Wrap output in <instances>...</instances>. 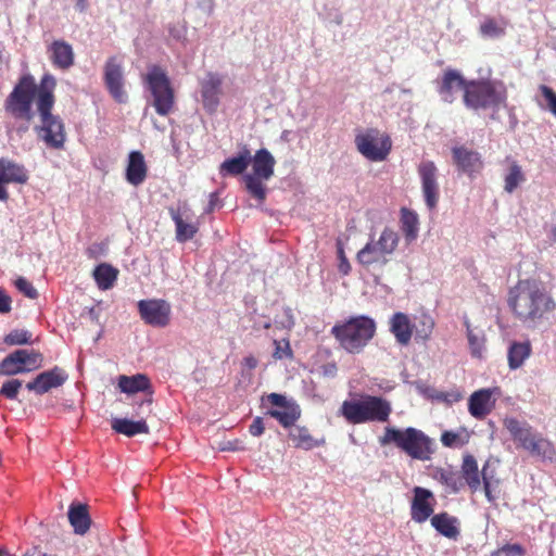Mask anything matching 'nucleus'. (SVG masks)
Returning <instances> with one entry per match:
<instances>
[{"mask_svg":"<svg viewBox=\"0 0 556 556\" xmlns=\"http://www.w3.org/2000/svg\"><path fill=\"white\" fill-rule=\"evenodd\" d=\"M507 305L513 316L527 327H535L556 311V300L545 282L519 279L509 288Z\"/></svg>","mask_w":556,"mask_h":556,"instance_id":"obj_1","label":"nucleus"},{"mask_svg":"<svg viewBox=\"0 0 556 556\" xmlns=\"http://www.w3.org/2000/svg\"><path fill=\"white\" fill-rule=\"evenodd\" d=\"M56 80L50 75L46 74L40 81V89L36 101L37 111L40 117V124L35 127V130L48 147L60 149L65 141L64 125L59 116L51 113L54 104L53 90Z\"/></svg>","mask_w":556,"mask_h":556,"instance_id":"obj_2","label":"nucleus"},{"mask_svg":"<svg viewBox=\"0 0 556 556\" xmlns=\"http://www.w3.org/2000/svg\"><path fill=\"white\" fill-rule=\"evenodd\" d=\"M339 412L351 425L382 424L389 420L392 414V405L382 396L361 393L343 401Z\"/></svg>","mask_w":556,"mask_h":556,"instance_id":"obj_3","label":"nucleus"},{"mask_svg":"<svg viewBox=\"0 0 556 556\" xmlns=\"http://www.w3.org/2000/svg\"><path fill=\"white\" fill-rule=\"evenodd\" d=\"M507 88L502 80L479 78L469 79L463 94L464 105L473 111L498 110L507 103Z\"/></svg>","mask_w":556,"mask_h":556,"instance_id":"obj_4","label":"nucleus"},{"mask_svg":"<svg viewBox=\"0 0 556 556\" xmlns=\"http://www.w3.org/2000/svg\"><path fill=\"white\" fill-rule=\"evenodd\" d=\"M375 332V320L364 315L337 323L330 331L340 346L352 354L359 353L372 339Z\"/></svg>","mask_w":556,"mask_h":556,"instance_id":"obj_5","label":"nucleus"},{"mask_svg":"<svg viewBox=\"0 0 556 556\" xmlns=\"http://www.w3.org/2000/svg\"><path fill=\"white\" fill-rule=\"evenodd\" d=\"M379 441L381 445L394 443L408 456L418 460H429L434 453L433 441L421 430L413 427L404 430L387 427Z\"/></svg>","mask_w":556,"mask_h":556,"instance_id":"obj_6","label":"nucleus"},{"mask_svg":"<svg viewBox=\"0 0 556 556\" xmlns=\"http://www.w3.org/2000/svg\"><path fill=\"white\" fill-rule=\"evenodd\" d=\"M400 237L396 231L386 227L378 240H370L357 252L356 260L365 268H382L399 245Z\"/></svg>","mask_w":556,"mask_h":556,"instance_id":"obj_7","label":"nucleus"},{"mask_svg":"<svg viewBox=\"0 0 556 556\" xmlns=\"http://www.w3.org/2000/svg\"><path fill=\"white\" fill-rule=\"evenodd\" d=\"M252 174L243 176L245 189L251 197L263 203L266 199L264 181L274 176L276 160L267 149H260L252 156Z\"/></svg>","mask_w":556,"mask_h":556,"instance_id":"obj_8","label":"nucleus"},{"mask_svg":"<svg viewBox=\"0 0 556 556\" xmlns=\"http://www.w3.org/2000/svg\"><path fill=\"white\" fill-rule=\"evenodd\" d=\"M39 89L40 86H36L31 76H23L5 99V111L16 118H24L29 122L34 115L31 104L35 97L38 98Z\"/></svg>","mask_w":556,"mask_h":556,"instance_id":"obj_9","label":"nucleus"},{"mask_svg":"<svg viewBox=\"0 0 556 556\" xmlns=\"http://www.w3.org/2000/svg\"><path fill=\"white\" fill-rule=\"evenodd\" d=\"M153 98V106L160 115H168L174 106V90L166 73L160 66H151L144 77Z\"/></svg>","mask_w":556,"mask_h":556,"instance_id":"obj_10","label":"nucleus"},{"mask_svg":"<svg viewBox=\"0 0 556 556\" xmlns=\"http://www.w3.org/2000/svg\"><path fill=\"white\" fill-rule=\"evenodd\" d=\"M355 144L357 151L372 162L384 161L392 148L390 137L376 128L356 135Z\"/></svg>","mask_w":556,"mask_h":556,"instance_id":"obj_11","label":"nucleus"},{"mask_svg":"<svg viewBox=\"0 0 556 556\" xmlns=\"http://www.w3.org/2000/svg\"><path fill=\"white\" fill-rule=\"evenodd\" d=\"M42 356L38 352L16 350L0 363V375L15 376L31 371L41 366Z\"/></svg>","mask_w":556,"mask_h":556,"instance_id":"obj_12","label":"nucleus"},{"mask_svg":"<svg viewBox=\"0 0 556 556\" xmlns=\"http://www.w3.org/2000/svg\"><path fill=\"white\" fill-rule=\"evenodd\" d=\"M460 475L472 493L477 492L483 482V491L489 502L493 503L495 496L492 494L490 477L486 473V465L481 472L478 469V463L473 455L466 454L460 465Z\"/></svg>","mask_w":556,"mask_h":556,"instance_id":"obj_13","label":"nucleus"},{"mask_svg":"<svg viewBox=\"0 0 556 556\" xmlns=\"http://www.w3.org/2000/svg\"><path fill=\"white\" fill-rule=\"evenodd\" d=\"M421 182V191L425 203L430 211L437 208L440 200V187L438 182V167L432 161H422L417 167Z\"/></svg>","mask_w":556,"mask_h":556,"instance_id":"obj_14","label":"nucleus"},{"mask_svg":"<svg viewBox=\"0 0 556 556\" xmlns=\"http://www.w3.org/2000/svg\"><path fill=\"white\" fill-rule=\"evenodd\" d=\"M138 311L141 319L152 327L163 328L169 324L172 307L161 299L140 300Z\"/></svg>","mask_w":556,"mask_h":556,"instance_id":"obj_15","label":"nucleus"},{"mask_svg":"<svg viewBox=\"0 0 556 556\" xmlns=\"http://www.w3.org/2000/svg\"><path fill=\"white\" fill-rule=\"evenodd\" d=\"M104 83L110 92L118 103H125L128 99L124 89V72L122 63L117 58H110L104 65Z\"/></svg>","mask_w":556,"mask_h":556,"instance_id":"obj_16","label":"nucleus"},{"mask_svg":"<svg viewBox=\"0 0 556 556\" xmlns=\"http://www.w3.org/2000/svg\"><path fill=\"white\" fill-rule=\"evenodd\" d=\"M413 493L410 518L417 523H424L433 516L435 504L434 495L430 490L421 486H415Z\"/></svg>","mask_w":556,"mask_h":556,"instance_id":"obj_17","label":"nucleus"},{"mask_svg":"<svg viewBox=\"0 0 556 556\" xmlns=\"http://www.w3.org/2000/svg\"><path fill=\"white\" fill-rule=\"evenodd\" d=\"M28 180V172L24 165L12 160L0 159V201H7L9 193L5 189L7 184H26Z\"/></svg>","mask_w":556,"mask_h":556,"instance_id":"obj_18","label":"nucleus"},{"mask_svg":"<svg viewBox=\"0 0 556 556\" xmlns=\"http://www.w3.org/2000/svg\"><path fill=\"white\" fill-rule=\"evenodd\" d=\"M468 80L469 79H466L459 71L446 68L441 78L437 80V91L441 100L445 103H453L457 90H462L463 94L465 93Z\"/></svg>","mask_w":556,"mask_h":556,"instance_id":"obj_19","label":"nucleus"},{"mask_svg":"<svg viewBox=\"0 0 556 556\" xmlns=\"http://www.w3.org/2000/svg\"><path fill=\"white\" fill-rule=\"evenodd\" d=\"M453 161L457 168L467 174L469 177H473L480 173L483 168V160L481 154L477 151L470 150L466 147H455L452 149Z\"/></svg>","mask_w":556,"mask_h":556,"instance_id":"obj_20","label":"nucleus"},{"mask_svg":"<svg viewBox=\"0 0 556 556\" xmlns=\"http://www.w3.org/2000/svg\"><path fill=\"white\" fill-rule=\"evenodd\" d=\"M67 380V374L60 367L39 374L33 381L26 384L29 391L43 394L53 388L61 387Z\"/></svg>","mask_w":556,"mask_h":556,"instance_id":"obj_21","label":"nucleus"},{"mask_svg":"<svg viewBox=\"0 0 556 556\" xmlns=\"http://www.w3.org/2000/svg\"><path fill=\"white\" fill-rule=\"evenodd\" d=\"M493 406L494 402L490 389H480L473 392L468 400V410L477 419H483L491 413Z\"/></svg>","mask_w":556,"mask_h":556,"instance_id":"obj_22","label":"nucleus"},{"mask_svg":"<svg viewBox=\"0 0 556 556\" xmlns=\"http://www.w3.org/2000/svg\"><path fill=\"white\" fill-rule=\"evenodd\" d=\"M430 522L437 532L447 539L457 540L460 534L458 518L446 511L433 515Z\"/></svg>","mask_w":556,"mask_h":556,"instance_id":"obj_23","label":"nucleus"},{"mask_svg":"<svg viewBox=\"0 0 556 556\" xmlns=\"http://www.w3.org/2000/svg\"><path fill=\"white\" fill-rule=\"evenodd\" d=\"M413 325L408 315L397 312L390 319V331L395 337L397 343L407 345L413 334Z\"/></svg>","mask_w":556,"mask_h":556,"instance_id":"obj_24","label":"nucleus"},{"mask_svg":"<svg viewBox=\"0 0 556 556\" xmlns=\"http://www.w3.org/2000/svg\"><path fill=\"white\" fill-rule=\"evenodd\" d=\"M505 428L509 431L511 438L517 441L525 450L529 446L538 432L527 422H521L516 418H506L504 420Z\"/></svg>","mask_w":556,"mask_h":556,"instance_id":"obj_25","label":"nucleus"},{"mask_svg":"<svg viewBox=\"0 0 556 556\" xmlns=\"http://www.w3.org/2000/svg\"><path fill=\"white\" fill-rule=\"evenodd\" d=\"M50 60L53 65L61 68L67 70L74 63V51L70 43L63 40H55L49 48Z\"/></svg>","mask_w":556,"mask_h":556,"instance_id":"obj_26","label":"nucleus"},{"mask_svg":"<svg viewBox=\"0 0 556 556\" xmlns=\"http://www.w3.org/2000/svg\"><path fill=\"white\" fill-rule=\"evenodd\" d=\"M147 177V165L143 154L139 151L130 152L126 169V179L132 186H139Z\"/></svg>","mask_w":556,"mask_h":556,"instance_id":"obj_27","label":"nucleus"},{"mask_svg":"<svg viewBox=\"0 0 556 556\" xmlns=\"http://www.w3.org/2000/svg\"><path fill=\"white\" fill-rule=\"evenodd\" d=\"M252 155L250 150L244 147L237 156L225 160L220 165L222 175L238 176L244 173L251 163Z\"/></svg>","mask_w":556,"mask_h":556,"instance_id":"obj_28","label":"nucleus"},{"mask_svg":"<svg viewBox=\"0 0 556 556\" xmlns=\"http://www.w3.org/2000/svg\"><path fill=\"white\" fill-rule=\"evenodd\" d=\"M507 169L504 175V190L513 193L519 186L526 181V174L521 165L510 156H506Z\"/></svg>","mask_w":556,"mask_h":556,"instance_id":"obj_29","label":"nucleus"},{"mask_svg":"<svg viewBox=\"0 0 556 556\" xmlns=\"http://www.w3.org/2000/svg\"><path fill=\"white\" fill-rule=\"evenodd\" d=\"M68 521L74 529V532L84 535L90 528V517L87 510V505L72 504L68 509Z\"/></svg>","mask_w":556,"mask_h":556,"instance_id":"obj_30","label":"nucleus"},{"mask_svg":"<svg viewBox=\"0 0 556 556\" xmlns=\"http://www.w3.org/2000/svg\"><path fill=\"white\" fill-rule=\"evenodd\" d=\"M111 426L114 431L127 437L149 432V427L143 419L134 421L127 418H113Z\"/></svg>","mask_w":556,"mask_h":556,"instance_id":"obj_31","label":"nucleus"},{"mask_svg":"<svg viewBox=\"0 0 556 556\" xmlns=\"http://www.w3.org/2000/svg\"><path fill=\"white\" fill-rule=\"evenodd\" d=\"M401 230L407 243H412L418 237L419 219L418 215L406 207L401 210Z\"/></svg>","mask_w":556,"mask_h":556,"instance_id":"obj_32","label":"nucleus"},{"mask_svg":"<svg viewBox=\"0 0 556 556\" xmlns=\"http://www.w3.org/2000/svg\"><path fill=\"white\" fill-rule=\"evenodd\" d=\"M169 212L176 225L177 241L185 242L191 239L193 235L197 232L195 225L192 222H189L188 218L184 216L181 211L170 207Z\"/></svg>","mask_w":556,"mask_h":556,"instance_id":"obj_33","label":"nucleus"},{"mask_svg":"<svg viewBox=\"0 0 556 556\" xmlns=\"http://www.w3.org/2000/svg\"><path fill=\"white\" fill-rule=\"evenodd\" d=\"M267 415L278 420V422L283 428H290L294 426V424L300 419L301 408L295 402H293L292 404L286 406L282 410L269 409Z\"/></svg>","mask_w":556,"mask_h":556,"instance_id":"obj_34","label":"nucleus"},{"mask_svg":"<svg viewBox=\"0 0 556 556\" xmlns=\"http://www.w3.org/2000/svg\"><path fill=\"white\" fill-rule=\"evenodd\" d=\"M118 388L127 394L146 391L149 388V379L147 376L137 374L135 376L122 375L118 378Z\"/></svg>","mask_w":556,"mask_h":556,"instance_id":"obj_35","label":"nucleus"},{"mask_svg":"<svg viewBox=\"0 0 556 556\" xmlns=\"http://www.w3.org/2000/svg\"><path fill=\"white\" fill-rule=\"evenodd\" d=\"M527 451L532 455L540 456L549 460L554 459L556 456V450L553 442L543 438L540 433H536L534 439L527 447Z\"/></svg>","mask_w":556,"mask_h":556,"instance_id":"obj_36","label":"nucleus"},{"mask_svg":"<svg viewBox=\"0 0 556 556\" xmlns=\"http://www.w3.org/2000/svg\"><path fill=\"white\" fill-rule=\"evenodd\" d=\"M531 354L530 342H514L508 349V365L511 369L519 368Z\"/></svg>","mask_w":556,"mask_h":556,"instance_id":"obj_37","label":"nucleus"},{"mask_svg":"<svg viewBox=\"0 0 556 556\" xmlns=\"http://www.w3.org/2000/svg\"><path fill=\"white\" fill-rule=\"evenodd\" d=\"M118 270L109 264H100L93 270V277L101 290H109L117 279Z\"/></svg>","mask_w":556,"mask_h":556,"instance_id":"obj_38","label":"nucleus"},{"mask_svg":"<svg viewBox=\"0 0 556 556\" xmlns=\"http://www.w3.org/2000/svg\"><path fill=\"white\" fill-rule=\"evenodd\" d=\"M290 439L295 447L311 450L317 445V441L313 439L306 427H295L289 433Z\"/></svg>","mask_w":556,"mask_h":556,"instance_id":"obj_39","label":"nucleus"},{"mask_svg":"<svg viewBox=\"0 0 556 556\" xmlns=\"http://www.w3.org/2000/svg\"><path fill=\"white\" fill-rule=\"evenodd\" d=\"M434 478L446 485L453 493H457L463 486L460 477L452 469L439 468L435 471Z\"/></svg>","mask_w":556,"mask_h":556,"instance_id":"obj_40","label":"nucleus"},{"mask_svg":"<svg viewBox=\"0 0 556 556\" xmlns=\"http://www.w3.org/2000/svg\"><path fill=\"white\" fill-rule=\"evenodd\" d=\"M434 326V319L429 314L426 313L421 314L418 317L416 325H413L416 331V337L420 338L424 341L428 340L431 337Z\"/></svg>","mask_w":556,"mask_h":556,"instance_id":"obj_41","label":"nucleus"},{"mask_svg":"<svg viewBox=\"0 0 556 556\" xmlns=\"http://www.w3.org/2000/svg\"><path fill=\"white\" fill-rule=\"evenodd\" d=\"M465 324L467 327V338H468V343H469V349H470L471 355L473 357L481 358L483 350H484V343H485L484 334H481V336L476 334L473 332V330L470 328L469 323L466 321Z\"/></svg>","mask_w":556,"mask_h":556,"instance_id":"obj_42","label":"nucleus"},{"mask_svg":"<svg viewBox=\"0 0 556 556\" xmlns=\"http://www.w3.org/2000/svg\"><path fill=\"white\" fill-rule=\"evenodd\" d=\"M506 23L500 25L494 18L486 17L480 25V33L484 37L495 38L505 34Z\"/></svg>","mask_w":556,"mask_h":556,"instance_id":"obj_43","label":"nucleus"},{"mask_svg":"<svg viewBox=\"0 0 556 556\" xmlns=\"http://www.w3.org/2000/svg\"><path fill=\"white\" fill-rule=\"evenodd\" d=\"M441 442L446 447H459L468 442V435L462 437V434L453 431H444L441 434Z\"/></svg>","mask_w":556,"mask_h":556,"instance_id":"obj_44","label":"nucleus"},{"mask_svg":"<svg viewBox=\"0 0 556 556\" xmlns=\"http://www.w3.org/2000/svg\"><path fill=\"white\" fill-rule=\"evenodd\" d=\"M22 384V381L18 379H10L2 384L0 394L9 400H15Z\"/></svg>","mask_w":556,"mask_h":556,"instance_id":"obj_45","label":"nucleus"},{"mask_svg":"<svg viewBox=\"0 0 556 556\" xmlns=\"http://www.w3.org/2000/svg\"><path fill=\"white\" fill-rule=\"evenodd\" d=\"M275 351L273 353L274 358L282 359V358H292L293 352L290 346V342L288 339H283L281 341L274 340Z\"/></svg>","mask_w":556,"mask_h":556,"instance_id":"obj_46","label":"nucleus"},{"mask_svg":"<svg viewBox=\"0 0 556 556\" xmlns=\"http://www.w3.org/2000/svg\"><path fill=\"white\" fill-rule=\"evenodd\" d=\"M525 548L520 544H505L494 551L491 556H525Z\"/></svg>","mask_w":556,"mask_h":556,"instance_id":"obj_47","label":"nucleus"},{"mask_svg":"<svg viewBox=\"0 0 556 556\" xmlns=\"http://www.w3.org/2000/svg\"><path fill=\"white\" fill-rule=\"evenodd\" d=\"M30 334L25 330H13L5 336L4 342L9 345H20L29 342Z\"/></svg>","mask_w":556,"mask_h":556,"instance_id":"obj_48","label":"nucleus"},{"mask_svg":"<svg viewBox=\"0 0 556 556\" xmlns=\"http://www.w3.org/2000/svg\"><path fill=\"white\" fill-rule=\"evenodd\" d=\"M14 285L21 293H23L25 296L29 299L34 300L38 296V291L36 290V288L24 277H18L14 281Z\"/></svg>","mask_w":556,"mask_h":556,"instance_id":"obj_49","label":"nucleus"},{"mask_svg":"<svg viewBox=\"0 0 556 556\" xmlns=\"http://www.w3.org/2000/svg\"><path fill=\"white\" fill-rule=\"evenodd\" d=\"M539 90L546 101L548 111L556 117V92L546 85H541Z\"/></svg>","mask_w":556,"mask_h":556,"instance_id":"obj_50","label":"nucleus"},{"mask_svg":"<svg viewBox=\"0 0 556 556\" xmlns=\"http://www.w3.org/2000/svg\"><path fill=\"white\" fill-rule=\"evenodd\" d=\"M267 401L274 405V406H278V407H281V408H285L286 406L292 404L293 402H290L286 399L285 395L282 394H279V393H270L267 395Z\"/></svg>","mask_w":556,"mask_h":556,"instance_id":"obj_51","label":"nucleus"},{"mask_svg":"<svg viewBox=\"0 0 556 556\" xmlns=\"http://www.w3.org/2000/svg\"><path fill=\"white\" fill-rule=\"evenodd\" d=\"M265 426L262 417H255L249 427V432L253 437H260L264 433Z\"/></svg>","mask_w":556,"mask_h":556,"instance_id":"obj_52","label":"nucleus"},{"mask_svg":"<svg viewBox=\"0 0 556 556\" xmlns=\"http://www.w3.org/2000/svg\"><path fill=\"white\" fill-rule=\"evenodd\" d=\"M11 311V298L0 289V313L5 314Z\"/></svg>","mask_w":556,"mask_h":556,"instance_id":"obj_53","label":"nucleus"},{"mask_svg":"<svg viewBox=\"0 0 556 556\" xmlns=\"http://www.w3.org/2000/svg\"><path fill=\"white\" fill-rule=\"evenodd\" d=\"M258 361L253 355L245 356L242 361L243 369L253 370L257 367Z\"/></svg>","mask_w":556,"mask_h":556,"instance_id":"obj_54","label":"nucleus"},{"mask_svg":"<svg viewBox=\"0 0 556 556\" xmlns=\"http://www.w3.org/2000/svg\"><path fill=\"white\" fill-rule=\"evenodd\" d=\"M340 257H341V262L339 264V271L342 274V275H349L350 270H351V265L350 263L348 262V260L345 258L344 256V253H343V250H340Z\"/></svg>","mask_w":556,"mask_h":556,"instance_id":"obj_55","label":"nucleus"},{"mask_svg":"<svg viewBox=\"0 0 556 556\" xmlns=\"http://www.w3.org/2000/svg\"><path fill=\"white\" fill-rule=\"evenodd\" d=\"M87 314L92 323L100 324V312L96 307L88 308Z\"/></svg>","mask_w":556,"mask_h":556,"instance_id":"obj_56","label":"nucleus"},{"mask_svg":"<svg viewBox=\"0 0 556 556\" xmlns=\"http://www.w3.org/2000/svg\"><path fill=\"white\" fill-rule=\"evenodd\" d=\"M324 375L326 376H334L337 372V366L336 364H328L323 367Z\"/></svg>","mask_w":556,"mask_h":556,"instance_id":"obj_57","label":"nucleus"},{"mask_svg":"<svg viewBox=\"0 0 556 556\" xmlns=\"http://www.w3.org/2000/svg\"><path fill=\"white\" fill-rule=\"evenodd\" d=\"M75 1V8L79 12H85L87 10V0H74Z\"/></svg>","mask_w":556,"mask_h":556,"instance_id":"obj_58","label":"nucleus"},{"mask_svg":"<svg viewBox=\"0 0 556 556\" xmlns=\"http://www.w3.org/2000/svg\"><path fill=\"white\" fill-rule=\"evenodd\" d=\"M151 403H152V399H151V397H149V399H147V400H144V401H141V403H140V407H144V406H147V407H148V410H149V412H151V409H150Z\"/></svg>","mask_w":556,"mask_h":556,"instance_id":"obj_59","label":"nucleus"},{"mask_svg":"<svg viewBox=\"0 0 556 556\" xmlns=\"http://www.w3.org/2000/svg\"><path fill=\"white\" fill-rule=\"evenodd\" d=\"M170 34L174 38L179 39L182 35V31H181V29L170 30Z\"/></svg>","mask_w":556,"mask_h":556,"instance_id":"obj_60","label":"nucleus"},{"mask_svg":"<svg viewBox=\"0 0 556 556\" xmlns=\"http://www.w3.org/2000/svg\"><path fill=\"white\" fill-rule=\"evenodd\" d=\"M202 97H203V99H204V100L206 99V97H207V90H205V89H203V90H202Z\"/></svg>","mask_w":556,"mask_h":556,"instance_id":"obj_61","label":"nucleus"},{"mask_svg":"<svg viewBox=\"0 0 556 556\" xmlns=\"http://www.w3.org/2000/svg\"><path fill=\"white\" fill-rule=\"evenodd\" d=\"M210 86H211V90L215 88V81L212 78H211Z\"/></svg>","mask_w":556,"mask_h":556,"instance_id":"obj_62","label":"nucleus"},{"mask_svg":"<svg viewBox=\"0 0 556 556\" xmlns=\"http://www.w3.org/2000/svg\"><path fill=\"white\" fill-rule=\"evenodd\" d=\"M213 202H214V201H213V194H211V200H210L211 207H212V206H213V204H214Z\"/></svg>","mask_w":556,"mask_h":556,"instance_id":"obj_63","label":"nucleus"},{"mask_svg":"<svg viewBox=\"0 0 556 556\" xmlns=\"http://www.w3.org/2000/svg\"><path fill=\"white\" fill-rule=\"evenodd\" d=\"M43 556H47L46 554H43Z\"/></svg>","mask_w":556,"mask_h":556,"instance_id":"obj_64","label":"nucleus"}]
</instances>
